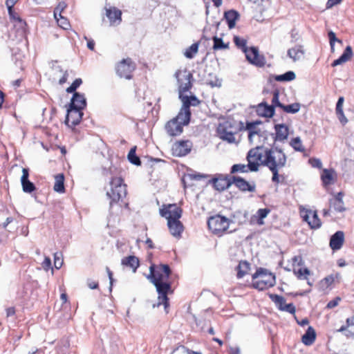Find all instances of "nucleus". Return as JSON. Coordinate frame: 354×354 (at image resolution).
I'll return each mask as SVG.
<instances>
[{"instance_id": "nucleus-32", "label": "nucleus", "mask_w": 354, "mask_h": 354, "mask_svg": "<svg viewBox=\"0 0 354 354\" xmlns=\"http://www.w3.org/2000/svg\"><path fill=\"white\" fill-rule=\"evenodd\" d=\"M344 97H339L338 99V101L336 104V115L339 120V122L343 124H346L348 122V120L345 117L344 113H343V104H344Z\"/></svg>"}, {"instance_id": "nucleus-14", "label": "nucleus", "mask_w": 354, "mask_h": 354, "mask_svg": "<svg viewBox=\"0 0 354 354\" xmlns=\"http://www.w3.org/2000/svg\"><path fill=\"white\" fill-rule=\"evenodd\" d=\"M302 218L313 230L319 229L322 226L321 220L318 217L317 212L315 210L306 209L305 213L303 214Z\"/></svg>"}, {"instance_id": "nucleus-31", "label": "nucleus", "mask_w": 354, "mask_h": 354, "mask_svg": "<svg viewBox=\"0 0 354 354\" xmlns=\"http://www.w3.org/2000/svg\"><path fill=\"white\" fill-rule=\"evenodd\" d=\"M257 112L259 115L264 117L271 118L274 113V108L273 106L268 105L266 103H261L258 106Z\"/></svg>"}, {"instance_id": "nucleus-33", "label": "nucleus", "mask_w": 354, "mask_h": 354, "mask_svg": "<svg viewBox=\"0 0 354 354\" xmlns=\"http://www.w3.org/2000/svg\"><path fill=\"white\" fill-rule=\"evenodd\" d=\"M315 338L316 333L315 329L312 326H309L305 334L302 336V342L306 346H310L313 344Z\"/></svg>"}, {"instance_id": "nucleus-22", "label": "nucleus", "mask_w": 354, "mask_h": 354, "mask_svg": "<svg viewBox=\"0 0 354 354\" xmlns=\"http://www.w3.org/2000/svg\"><path fill=\"white\" fill-rule=\"evenodd\" d=\"M29 169L28 168L22 169V176L21 183L24 192L31 193L35 189V185L28 180Z\"/></svg>"}, {"instance_id": "nucleus-45", "label": "nucleus", "mask_w": 354, "mask_h": 354, "mask_svg": "<svg viewBox=\"0 0 354 354\" xmlns=\"http://www.w3.org/2000/svg\"><path fill=\"white\" fill-rule=\"evenodd\" d=\"M250 171L249 163L245 164H235L231 167V173L234 174L236 172L245 173Z\"/></svg>"}, {"instance_id": "nucleus-62", "label": "nucleus", "mask_w": 354, "mask_h": 354, "mask_svg": "<svg viewBox=\"0 0 354 354\" xmlns=\"http://www.w3.org/2000/svg\"><path fill=\"white\" fill-rule=\"evenodd\" d=\"M86 283L90 289H97L98 288V282L92 279H88Z\"/></svg>"}, {"instance_id": "nucleus-5", "label": "nucleus", "mask_w": 354, "mask_h": 354, "mask_svg": "<svg viewBox=\"0 0 354 354\" xmlns=\"http://www.w3.org/2000/svg\"><path fill=\"white\" fill-rule=\"evenodd\" d=\"M257 124L259 123L250 122L246 125L250 142L256 144L257 146H261V148L266 143L271 145L272 144L268 142V139L273 138V133H270L267 131L260 129L257 127Z\"/></svg>"}, {"instance_id": "nucleus-42", "label": "nucleus", "mask_w": 354, "mask_h": 354, "mask_svg": "<svg viewBox=\"0 0 354 354\" xmlns=\"http://www.w3.org/2000/svg\"><path fill=\"white\" fill-rule=\"evenodd\" d=\"M333 170L324 169L322 174V180L325 185H330L333 183Z\"/></svg>"}, {"instance_id": "nucleus-25", "label": "nucleus", "mask_w": 354, "mask_h": 354, "mask_svg": "<svg viewBox=\"0 0 354 354\" xmlns=\"http://www.w3.org/2000/svg\"><path fill=\"white\" fill-rule=\"evenodd\" d=\"M304 50L301 45H296L288 50L287 55L293 60L297 62L301 59L304 56Z\"/></svg>"}, {"instance_id": "nucleus-20", "label": "nucleus", "mask_w": 354, "mask_h": 354, "mask_svg": "<svg viewBox=\"0 0 354 354\" xmlns=\"http://www.w3.org/2000/svg\"><path fill=\"white\" fill-rule=\"evenodd\" d=\"M275 136L273 134V138H270L272 143L275 141H284L288 138L289 134L288 127L284 124L274 125Z\"/></svg>"}, {"instance_id": "nucleus-40", "label": "nucleus", "mask_w": 354, "mask_h": 354, "mask_svg": "<svg viewBox=\"0 0 354 354\" xmlns=\"http://www.w3.org/2000/svg\"><path fill=\"white\" fill-rule=\"evenodd\" d=\"M136 147H132L128 153V160L129 162L135 165L139 166L141 165L140 158L136 153Z\"/></svg>"}, {"instance_id": "nucleus-26", "label": "nucleus", "mask_w": 354, "mask_h": 354, "mask_svg": "<svg viewBox=\"0 0 354 354\" xmlns=\"http://www.w3.org/2000/svg\"><path fill=\"white\" fill-rule=\"evenodd\" d=\"M329 206L330 209H333L336 212H341L344 211L345 208L344 207L342 194L341 192H339L336 196L330 199Z\"/></svg>"}, {"instance_id": "nucleus-48", "label": "nucleus", "mask_w": 354, "mask_h": 354, "mask_svg": "<svg viewBox=\"0 0 354 354\" xmlns=\"http://www.w3.org/2000/svg\"><path fill=\"white\" fill-rule=\"evenodd\" d=\"M328 37L329 39L331 52L333 53L335 51V42L337 41L342 44V41L336 37L335 33L332 30H330L328 32Z\"/></svg>"}, {"instance_id": "nucleus-44", "label": "nucleus", "mask_w": 354, "mask_h": 354, "mask_svg": "<svg viewBox=\"0 0 354 354\" xmlns=\"http://www.w3.org/2000/svg\"><path fill=\"white\" fill-rule=\"evenodd\" d=\"M290 146L297 151L303 152L305 151L301 140L299 137H296L290 142Z\"/></svg>"}, {"instance_id": "nucleus-47", "label": "nucleus", "mask_w": 354, "mask_h": 354, "mask_svg": "<svg viewBox=\"0 0 354 354\" xmlns=\"http://www.w3.org/2000/svg\"><path fill=\"white\" fill-rule=\"evenodd\" d=\"M285 112L289 113H297L300 109V104L299 103H293L288 105H284L283 104V106L281 108Z\"/></svg>"}, {"instance_id": "nucleus-59", "label": "nucleus", "mask_w": 354, "mask_h": 354, "mask_svg": "<svg viewBox=\"0 0 354 354\" xmlns=\"http://www.w3.org/2000/svg\"><path fill=\"white\" fill-rule=\"evenodd\" d=\"M207 84L210 85L212 87H220L221 86V81L215 77L214 80H209L207 82Z\"/></svg>"}, {"instance_id": "nucleus-57", "label": "nucleus", "mask_w": 354, "mask_h": 354, "mask_svg": "<svg viewBox=\"0 0 354 354\" xmlns=\"http://www.w3.org/2000/svg\"><path fill=\"white\" fill-rule=\"evenodd\" d=\"M309 162L313 167L319 169L322 166V163L321 160L318 158H310V159H309Z\"/></svg>"}, {"instance_id": "nucleus-39", "label": "nucleus", "mask_w": 354, "mask_h": 354, "mask_svg": "<svg viewBox=\"0 0 354 354\" xmlns=\"http://www.w3.org/2000/svg\"><path fill=\"white\" fill-rule=\"evenodd\" d=\"M293 272L300 280L308 279V276L310 274V270L306 268H295Z\"/></svg>"}, {"instance_id": "nucleus-50", "label": "nucleus", "mask_w": 354, "mask_h": 354, "mask_svg": "<svg viewBox=\"0 0 354 354\" xmlns=\"http://www.w3.org/2000/svg\"><path fill=\"white\" fill-rule=\"evenodd\" d=\"M82 80L80 78L76 79L71 85L66 88V92L68 93H75V90L82 84Z\"/></svg>"}, {"instance_id": "nucleus-21", "label": "nucleus", "mask_w": 354, "mask_h": 354, "mask_svg": "<svg viewBox=\"0 0 354 354\" xmlns=\"http://www.w3.org/2000/svg\"><path fill=\"white\" fill-rule=\"evenodd\" d=\"M86 106V100L84 94L75 92L71 100L69 107L83 110Z\"/></svg>"}, {"instance_id": "nucleus-63", "label": "nucleus", "mask_w": 354, "mask_h": 354, "mask_svg": "<svg viewBox=\"0 0 354 354\" xmlns=\"http://www.w3.org/2000/svg\"><path fill=\"white\" fill-rule=\"evenodd\" d=\"M17 1L18 0H6V4L7 6L8 10L10 13L12 12V8Z\"/></svg>"}, {"instance_id": "nucleus-55", "label": "nucleus", "mask_w": 354, "mask_h": 354, "mask_svg": "<svg viewBox=\"0 0 354 354\" xmlns=\"http://www.w3.org/2000/svg\"><path fill=\"white\" fill-rule=\"evenodd\" d=\"M66 8V3L64 1L59 2L54 10V17L57 18L58 12L62 13Z\"/></svg>"}, {"instance_id": "nucleus-34", "label": "nucleus", "mask_w": 354, "mask_h": 354, "mask_svg": "<svg viewBox=\"0 0 354 354\" xmlns=\"http://www.w3.org/2000/svg\"><path fill=\"white\" fill-rule=\"evenodd\" d=\"M55 185H54V190L55 192L62 193L64 192V176L62 174H59L55 176Z\"/></svg>"}, {"instance_id": "nucleus-1", "label": "nucleus", "mask_w": 354, "mask_h": 354, "mask_svg": "<svg viewBox=\"0 0 354 354\" xmlns=\"http://www.w3.org/2000/svg\"><path fill=\"white\" fill-rule=\"evenodd\" d=\"M171 270L167 264H151L149 267V274L147 278L155 286L158 294V303L153 304V308L164 305L165 310L169 307L167 294L171 292V283L167 281Z\"/></svg>"}, {"instance_id": "nucleus-43", "label": "nucleus", "mask_w": 354, "mask_h": 354, "mask_svg": "<svg viewBox=\"0 0 354 354\" xmlns=\"http://www.w3.org/2000/svg\"><path fill=\"white\" fill-rule=\"evenodd\" d=\"M9 15L10 18L16 23H17V25L19 26V28L21 29V32L23 33L24 31L25 26L26 25V22L22 20L16 12L13 11L12 9V12L8 11Z\"/></svg>"}, {"instance_id": "nucleus-8", "label": "nucleus", "mask_w": 354, "mask_h": 354, "mask_svg": "<svg viewBox=\"0 0 354 354\" xmlns=\"http://www.w3.org/2000/svg\"><path fill=\"white\" fill-rule=\"evenodd\" d=\"M231 222L229 218L217 214L208 219L207 225L214 234L220 235L227 230Z\"/></svg>"}, {"instance_id": "nucleus-51", "label": "nucleus", "mask_w": 354, "mask_h": 354, "mask_svg": "<svg viewBox=\"0 0 354 354\" xmlns=\"http://www.w3.org/2000/svg\"><path fill=\"white\" fill-rule=\"evenodd\" d=\"M62 255L60 252H55L54 254V266L56 269H59L63 264Z\"/></svg>"}, {"instance_id": "nucleus-36", "label": "nucleus", "mask_w": 354, "mask_h": 354, "mask_svg": "<svg viewBox=\"0 0 354 354\" xmlns=\"http://www.w3.org/2000/svg\"><path fill=\"white\" fill-rule=\"evenodd\" d=\"M270 212V209L268 208H263L257 210L254 217L257 218V223L259 225L264 224L263 219L267 217L268 214Z\"/></svg>"}, {"instance_id": "nucleus-64", "label": "nucleus", "mask_w": 354, "mask_h": 354, "mask_svg": "<svg viewBox=\"0 0 354 354\" xmlns=\"http://www.w3.org/2000/svg\"><path fill=\"white\" fill-rule=\"evenodd\" d=\"M341 1L342 0H328V1L326 3V8H330L333 6L341 2Z\"/></svg>"}, {"instance_id": "nucleus-41", "label": "nucleus", "mask_w": 354, "mask_h": 354, "mask_svg": "<svg viewBox=\"0 0 354 354\" xmlns=\"http://www.w3.org/2000/svg\"><path fill=\"white\" fill-rule=\"evenodd\" d=\"M213 41H214L213 48L215 50L229 48V44L224 43L221 38H218V37L214 36L213 37Z\"/></svg>"}, {"instance_id": "nucleus-13", "label": "nucleus", "mask_w": 354, "mask_h": 354, "mask_svg": "<svg viewBox=\"0 0 354 354\" xmlns=\"http://www.w3.org/2000/svg\"><path fill=\"white\" fill-rule=\"evenodd\" d=\"M232 185H234L243 192H254L256 190V184L254 182L249 183L240 176H232Z\"/></svg>"}, {"instance_id": "nucleus-28", "label": "nucleus", "mask_w": 354, "mask_h": 354, "mask_svg": "<svg viewBox=\"0 0 354 354\" xmlns=\"http://www.w3.org/2000/svg\"><path fill=\"white\" fill-rule=\"evenodd\" d=\"M121 263L122 265L131 268L133 272H136L140 266L138 258L133 255L123 258Z\"/></svg>"}, {"instance_id": "nucleus-7", "label": "nucleus", "mask_w": 354, "mask_h": 354, "mask_svg": "<svg viewBox=\"0 0 354 354\" xmlns=\"http://www.w3.org/2000/svg\"><path fill=\"white\" fill-rule=\"evenodd\" d=\"M175 77L178 85L179 98L182 102L183 103L184 97H187L189 102H192V97H196L195 95L187 96L183 95V93L188 91L192 88V74L186 69L183 71L178 70L175 73Z\"/></svg>"}, {"instance_id": "nucleus-12", "label": "nucleus", "mask_w": 354, "mask_h": 354, "mask_svg": "<svg viewBox=\"0 0 354 354\" xmlns=\"http://www.w3.org/2000/svg\"><path fill=\"white\" fill-rule=\"evenodd\" d=\"M243 52L245 54L246 59L251 64L260 67L263 66L266 64V59L263 56L259 54L257 48H247Z\"/></svg>"}, {"instance_id": "nucleus-4", "label": "nucleus", "mask_w": 354, "mask_h": 354, "mask_svg": "<svg viewBox=\"0 0 354 354\" xmlns=\"http://www.w3.org/2000/svg\"><path fill=\"white\" fill-rule=\"evenodd\" d=\"M127 185L120 177L112 178L110 189L106 192V196L110 199V206L122 201L127 196Z\"/></svg>"}, {"instance_id": "nucleus-2", "label": "nucleus", "mask_w": 354, "mask_h": 354, "mask_svg": "<svg viewBox=\"0 0 354 354\" xmlns=\"http://www.w3.org/2000/svg\"><path fill=\"white\" fill-rule=\"evenodd\" d=\"M183 104L178 115L168 121L165 124V130L170 136H180L183 131V127L189 124L191 118L190 106H197L201 101L197 97H192V102H189L187 97H184Z\"/></svg>"}, {"instance_id": "nucleus-60", "label": "nucleus", "mask_w": 354, "mask_h": 354, "mask_svg": "<svg viewBox=\"0 0 354 354\" xmlns=\"http://www.w3.org/2000/svg\"><path fill=\"white\" fill-rule=\"evenodd\" d=\"M280 169H270V170L272 173V180L274 183H279V170Z\"/></svg>"}, {"instance_id": "nucleus-52", "label": "nucleus", "mask_w": 354, "mask_h": 354, "mask_svg": "<svg viewBox=\"0 0 354 354\" xmlns=\"http://www.w3.org/2000/svg\"><path fill=\"white\" fill-rule=\"evenodd\" d=\"M58 24V25L64 30H67L70 27V24L68 19L64 17H61V18H55Z\"/></svg>"}, {"instance_id": "nucleus-11", "label": "nucleus", "mask_w": 354, "mask_h": 354, "mask_svg": "<svg viewBox=\"0 0 354 354\" xmlns=\"http://www.w3.org/2000/svg\"><path fill=\"white\" fill-rule=\"evenodd\" d=\"M160 214L167 218V222L171 220H178L182 216V209L176 204H169L160 209Z\"/></svg>"}, {"instance_id": "nucleus-29", "label": "nucleus", "mask_w": 354, "mask_h": 354, "mask_svg": "<svg viewBox=\"0 0 354 354\" xmlns=\"http://www.w3.org/2000/svg\"><path fill=\"white\" fill-rule=\"evenodd\" d=\"M352 55V47L351 46H348L344 50L342 55L338 59L333 61V62L331 64L332 66L335 67L346 62L351 57Z\"/></svg>"}, {"instance_id": "nucleus-17", "label": "nucleus", "mask_w": 354, "mask_h": 354, "mask_svg": "<svg viewBox=\"0 0 354 354\" xmlns=\"http://www.w3.org/2000/svg\"><path fill=\"white\" fill-rule=\"evenodd\" d=\"M228 123L220 124L217 128V133L221 139L229 143H234L235 138L232 131L228 129Z\"/></svg>"}, {"instance_id": "nucleus-35", "label": "nucleus", "mask_w": 354, "mask_h": 354, "mask_svg": "<svg viewBox=\"0 0 354 354\" xmlns=\"http://www.w3.org/2000/svg\"><path fill=\"white\" fill-rule=\"evenodd\" d=\"M295 77V73L290 71L282 75H274V79L277 82H290L294 80Z\"/></svg>"}, {"instance_id": "nucleus-15", "label": "nucleus", "mask_w": 354, "mask_h": 354, "mask_svg": "<svg viewBox=\"0 0 354 354\" xmlns=\"http://www.w3.org/2000/svg\"><path fill=\"white\" fill-rule=\"evenodd\" d=\"M83 113L82 110L72 107H68V109H67V114L65 122L66 124L71 122V126H76L80 122Z\"/></svg>"}, {"instance_id": "nucleus-18", "label": "nucleus", "mask_w": 354, "mask_h": 354, "mask_svg": "<svg viewBox=\"0 0 354 354\" xmlns=\"http://www.w3.org/2000/svg\"><path fill=\"white\" fill-rule=\"evenodd\" d=\"M192 143L189 140L176 142L172 148L174 153L177 156H184L191 151Z\"/></svg>"}, {"instance_id": "nucleus-37", "label": "nucleus", "mask_w": 354, "mask_h": 354, "mask_svg": "<svg viewBox=\"0 0 354 354\" xmlns=\"http://www.w3.org/2000/svg\"><path fill=\"white\" fill-rule=\"evenodd\" d=\"M237 269V277L241 279L245 276L250 269V264L247 261H240Z\"/></svg>"}, {"instance_id": "nucleus-46", "label": "nucleus", "mask_w": 354, "mask_h": 354, "mask_svg": "<svg viewBox=\"0 0 354 354\" xmlns=\"http://www.w3.org/2000/svg\"><path fill=\"white\" fill-rule=\"evenodd\" d=\"M198 50V44L194 43L187 48L184 53V55L189 59H192L195 54L197 53Z\"/></svg>"}, {"instance_id": "nucleus-58", "label": "nucleus", "mask_w": 354, "mask_h": 354, "mask_svg": "<svg viewBox=\"0 0 354 354\" xmlns=\"http://www.w3.org/2000/svg\"><path fill=\"white\" fill-rule=\"evenodd\" d=\"M340 300H341V298H340V297H335L334 299H333V300L330 301L328 303V304H327L326 307H327L328 308H335V306H337L338 305L339 301Z\"/></svg>"}, {"instance_id": "nucleus-53", "label": "nucleus", "mask_w": 354, "mask_h": 354, "mask_svg": "<svg viewBox=\"0 0 354 354\" xmlns=\"http://www.w3.org/2000/svg\"><path fill=\"white\" fill-rule=\"evenodd\" d=\"M335 281V277L331 274L326 277L321 281V284L322 287L328 288Z\"/></svg>"}, {"instance_id": "nucleus-54", "label": "nucleus", "mask_w": 354, "mask_h": 354, "mask_svg": "<svg viewBox=\"0 0 354 354\" xmlns=\"http://www.w3.org/2000/svg\"><path fill=\"white\" fill-rule=\"evenodd\" d=\"M279 92L277 91H275L273 93V96H272V105H271V106H273L274 108V106H278L281 109L283 106V104H281L279 102Z\"/></svg>"}, {"instance_id": "nucleus-23", "label": "nucleus", "mask_w": 354, "mask_h": 354, "mask_svg": "<svg viewBox=\"0 0 354 354\" xmlns=\"http://www.w3.org/2000/svg\"><path fill=\"white\" fill-rule=\"evenodd\" d=\"M344 241V234L342 231L336 232L333 235L331 236L330 239V247L333 250H339Z\"/></svg>"}, {"instance_id": "nucleus-27", "label": "nucleus", "mask_w": 354, "mask_h": 354, "mask_svg": "<svg viewBox=\"0 0 354 354\" xmlns=\"http://www.w3.org/2000/svg\"><path fill=\"white\" fill-rule=\"evenodd\" d=\"M224 18L227 23L229 28L232 29L235 27L236 21L239 18V14L234 10H230L225 12Z\"/></svg>"}, {"instance_id": "nucleus-9", "label": "nucleus", "mask_w": 354, "mask_h": 354, "mask_svg": "<svg viewBox=\"0 0 354 354\" xmlns=\"http://www.w3.org/2000/svg\"><path fill=\"white\" fill-rule=\"evenodd\" d=\"M136 68V64L130 58L123 59L116 66V73L120 77L130 80Z\"/></svg>"}, {"instance_id": "nucleus-24", "label": "nucleus", "mask_w": 354, "mask_h": 354, "mask_svg": "<svg viewBox=\"0 0 354 354\" xmlns=\"http://www.w3.org/2000/svg\"><path fill=\"white\" fill-rule=\"evenodd\" d=\"M167 225L172 236L176 238L181 236V234L183 231V225L179 219L169 221L167 222Z\"/></svg>"}, {"instance_id": "nucleus-30", "label": "nucleus", "mask_w": 354, "mask_h": 354, "mask_svg": "<svg viewBox=\"0 0 354 354\" xmlns=\"http://www.w3.org/2000/svg\"><path fill=\"white\" fill-rule=\"evenodd\" d=\"M353 326L354 317H349L346 319V325L342 326L339 329L337 330V331L342 333L348 338L353 337L354 335L353 330Z\"/></svg>"}, {"instance_id": "nucleus-61", "label": "nucleus", "mask_w": 354, "mask_h": 354, "mask_svg": "<svg viewBox=\"0 0 354 354\" xmlns=\"http://www.w3.org/2000/svg\"><path fill=\"white\" fill-rule=\"evenodd\" d=\"M42 267L45 270H48V269L51 267V260L49 257H45L42 263Z\"/></svg>"}, {"instance_id": "nucleus-3", "label": "nucleus", "mask_w": 354, "mask_h": 354, "mask_svg": "<svg viewBox=\"0 0 354 354\" xmlns=\"http://www.w3.org/2000/svg\"><path fill=\"white\" fill-rule=\"evenodd\" d=\"M287 157L282 149L278 147L266 149L261 165L270 169H281L285 167Z\"/></svg>"}, {"instance_id": "nucleus-49", "label": "nucleus", "mask_w": 354, "mask_h": 354, "mask_svg": "<svg viewBox=\"0 0 354 354\" xmlns=\"http://www.w3.org/2000/svg\"><path fill=\"white\" fill-rule=\"evenodd\" d=\"M234 42L235 45L237 46V48H240L243 51L245 49H246L248 47L246 46L247 44V40L241 38L239 36H234Z\"/></svg>"}, {"instance_id": "nucleus-19", "label": "nucleus", "mask_w": 354, "mask_h": 354, "mask_svg": "<svg viewBox=\"0 0 354 354\" xmlns=\"http://www.w3.org/2000/svg\"><path fill=\"white\" fill-rule=\"evenodd\" d=\"M106 15L112 26H118L122 21V11L116 7L106 8Z\"/></svg>"}, {"instance_id": "nucleus-6", "label": "nucleus", "mask_w": 354, "mask_h": 354, "mask_svg": "<svg viewBox=\"0 0 354 354\" xmlns=\"http://www.w3.org/2000/svg\"><path fill=\"white\" fill-rule=\"evenodd\" d=\"M275 284V276L267 270L259 268L252 275V286L259 290L268 289Z\"/></svg>"}, {"instance_id": "nucleus-38", "label": "nucleus", "mask_w": 354, "mask_h": 354, "mask_svg": "<svg viewBox=\"0 0 354 354\" xmlns=\"http://www.w3.org/2000/svg\"><path fill=\"white\" fill-rule=\"evenodd\" d=\"M269 297L276 304L280 310H283L284 306H286V300L282 296H279L275 294H270Z\"/></svg>"}, {"instance_id": "nucleus-16", "label": "nucleus", "mask_w": 354, "mask_h": 354, "mask_svg": "<svg viewBox=\"0 0 354 354\" xmlns=\"http://www.w3.org/2000/svg\"><path fill=\"white\" fill-rule=\"evenodd\" d=\"M211 182L214 187L219 192L228 189L232 185V177L223 176L222 175L213 178Z\"/></svg>"}, {"instance_id": "nucleus-56", "label": "nucleus", "mask_w": 354, "mask_h": 354, "mask_svg": "<svg viewBox=\"0 0 354 354\" xmlns=\"http://www.w3.org/2000/svg\"><path fill=\"white\" fill-rule=\"evenodd\" d=\"M282 311H286L290 314H295L296 311L295 306L293 305V304H286V306H284L283 308Z\"/></svg>"}, {"instance_id": "nucleus-10", "label": "nucleus", "mask_w": 354, "mask_h": 354, "mask_svg": "<svg viewBox=\"0 0 354 354\" xmlns=\"http://www.w3.org/2000/svg\"><path fill=\"white\" fill-rule=\"evenodd\" d=\"M261 146H256V147L250 149L247 156V160L249 162L250 171H257L260 165V162L263 161L264 155L259 151Z\"/></svg>"}]
</instances>
